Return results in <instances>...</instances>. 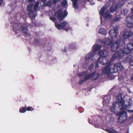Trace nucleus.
<instances>
[{
    "instance_id": "nucleus-56",
    "label": "nucleus",
    "mask_w": 133,
    "mask_h": 133,
    "mask_svg": "<svg viewBox=\"0 0 133 133\" xmlns=\"http://www.w3.org/2000/svg\"><path fill=\"white\" fill-rule=\"evenodd\" d=\"M108 98V97L107 98V99Z\"/></svg>"
},
{
    "instance_id": "nucleus-10",
    "label": "nucleus",
    "mask_w": 133,
    "mask_h": 133,
    "mask_svg": "<svg viewBox=\"0 0 133 133\" xmlns=\"http://www.w3.org/2000/svg\"><path fill=\"white\" fill-rule=\"evenodd\" d=\"M127 23V26L129 28L133 27V14L131 16H128L125 19Z\"/></svg>"
},
{
    "instance_id": "nucleus-54",
    "label": "nucleus",
    "mask_w": 133,
    "mask_h": 133,
    "mask_svg": "<svg viewBox=\"0 0 133 133\" xmlns=\"http://www.w3.org/2000/svg\"><path fill=\"white\" fill-rule=\"evenodd\" d=\"M131 10L132 11H133V9H131Z\"/></svg>"
},
{
    "instance_id": "nucleus-44",
    "label": "nucleus",
    "mask_w": 133,
    "mask_h": 133,
    "mask_svg": "<svg viewBox=\"0 0 133 133\" xmlns=\"http://www.w3.org/2000/svg\"><path fill=\"white\" fill-rule=\"evenodd\" d=\"M85 81L84 79H82L78 83L79 85H81Z\"/></svg>"
},
{
    "instance_id": "nucleus-25",
    "label": "nucleus",
    "mask_w": 133,
    "mask_h": 133,
    "mask_svg": "<svg viewBox=\"0 0 133 133\" xmlns=\"http://www.w3.org/2000/svg\"><path fill=\"white\" fill-rule=\"evenodd\" d=\"M106 131L109 133H117L116 130L114 129L113 128H111L106 129Z\"/></svg>"
},
{
    "instance_id": "nucleus-36",
    "label": "nucleus",
    "mask_w": 133,
    "mask_h": 133,
    "mask_svg": "<svg viewBox=\"0 0 133 133\" xmlns=\"http://www.w3.org/2000/svg\"><path fill=\"white\" fill-rule=\"evenodd\" d=\"M61 4L63 7H65L67 5V2L66 0H63L61 3Z\"/></svg>"
},
{
    "instance_id": "nucleus-46",
    "label": "nucleus",
    "mask_w": 133,
    "mask_h": 133,
    "mask_svg": "<svg viewBox=\"0 0 133 133\" xmlns=\"http://www.w3.org/2000/svg\"><path fill=\"white\" fill-rule=\"evenodd\" d=\"M98 62L95 63H96L95 65V68H97L98 67Z\"/></svg>"
},
{
    "instance_id": "nucleus-18",
    "label": "nucleus",
    "mask_w": 133,
    "mask_h": 133,
    "mask_svg": "<svg viewBox=\"0 0 133 133\" xmlns=\"http://www.w3.org/2000/svg\"><path fill=\"white\" fill-rule=\"evenodd\" d=\"M98 54H95L92 57V60L94 63L99 62L101 60V57L99 56V58L98 57Z\"/></svg>"
},
{
    "instance_id": "nucleus-1",
    "label": "nucleus",
    "mask_w": 133,
    "mask_h": 133,
    "mask_svg": "<svg viewBox=\"0 0 133 133\" xmlns=\"http://www.w3.org/2000/svg\"><path fill=\"white\" fill-rule=\"evenodd\" d=\"M123 49H120L117 52H116L112 56L111 59L114 60L116 58H121L125 54L128 55L131 51L133 50V42H130L127 45V48H123Z\"/></svg>"
},
{
    "instance_id": "nucleus-23",
    "label": "nucleus",
    "mask_w": 133,
    "mask_h": 133,
    "mask_svg": "<svg viewBox=\"0 0 133 133\" xmlns=\"http://www.w3.org/2000/svg\"><path fill=\"white\" fill-rule=\"evenodd\" d=\"M112 16L111 15L109 11H106L105 14V16L104 17L106 18H111L112 17Z\"/></svg>"
},
{
    "instance_id": "nucleus-49",
    "label": "nucleus",
    "mask_w": 133,
    "mask_h": 133,
    "mask_svg": "<svg viewBox=\"0 0 133 133\" xmlns=\"http://www.w3.org/2000/svg\"><path fill=\"white\" fill-rule=\"evenodd\" d=\"M3 3V0H0V5H1Z\"/></svg>"
},
{
    "instance_id": "nucleus-28",
    "label": "nucleus",
    "mask_w": 133,
    "mask_h": 133,
    "mask_svg": "<svg viewBox=\"0 0 133 133\" xmlns=\"http://www.w3.org/2000/svg\"><path fill=\"white\" fill-rule=\"evenodd\" d=\"M26 106L25 105L23 107H21L19 108V111L21 113H24L26 111Z\"/></svg>"
},
{
    "instance_id": "nucleus-51",
    "label": "nucleus",
    "mask_w": 133,
    "mask_h": 133,
    "mask_svg": "<svg viewBox=\"0 0 133 133\" xmlns=\"http://www.w3.org/2000/svg\"><path fill=\"white\" fill-rule=\"evenodd\" d=\"M131 80H133V74L132 75L131 77Z\"/></svg>"
},
{
    "instance_id": "nucleus-27",
    "label": "nucleus",
    "mask_w": 133,
    "mask_h": 133,
    "mask_svg": "<svg viewBox=\"0 0 133 133\" xmlns=\"http://www.w3.org/2000/svg\"><path fill=\"white\" fill-rule=\"evenodd\" d=\"M18 29L19 26L18 24H15L13 25V30L15 33H18L17 31Z\"/></svg>"
},
{
    "instance_id": "nucleus-3",
    "label": "nucleus",
    "mask_w": 133,
    "mask_h": 133,
    "mask_svg": "<svg viewBox=\"0 0 133 133\" xmlns=\"http://www.w3.org/2000/svg\"><path fill=\"white\" fill-rule=\"evenodd\" d=\"M98 54L99 55V56L101 57L99 63L103 65L106 64H108L107 63L108 60L106 58L109 54L108 51L105 50L100 51L98 52Z\"/></svg>"
},
{
    "instance_id": "nucleus-24",
    "label": "nucleus",
    "mask_w": 133,
    "mask_h": 133,
    "mask_svg": "<svg viewBox=\"0 0 133 133\" xmlns=\"http://www.w3.org/2000/svg\"><path fill=\"white\" fill-rule=\"evenodd\" d=\"M101 47L99 45H94L93 47V51L97 52L99 51L101 48Z\"/></svg>"
},
{
    "instance_id": "nucleus-45",
    "label": "nucleus",
    "mask_w": 133,
    "mask_h": 133,
    "mask_svg": "<svg viewBox=\"0 0 133 133\" xmlns=\"http://www.w3.org/2000/svg\"><path fill=\"white\" fill-rule=\"evenodd\" d=\"M129 63L131 66H133V58Z\"/></svg>"
},
{
    "instance_id": "nucleus-50",
    "label": "nucleus",
    "mask_w": 133,
    "mask_h": 133,
    "mask_svg": "<svg viewBox=\"0 0 133 133\" xmlns=\"http://www.w3.org/2000/svg\"><path fill=\"white\" fill-rule=\"evenodd\" d=\"M44 3H45L46 0H41Z\"/></svg>"
},
{
    "instance_id": "nucleus-5",
    "label": "nucleus",
    "mask_w": 133,
    "mask_h": 133,
    "mask_svg": "<svg viewBox=\"0 0 133 133\" xmlns=\"http://www.w3.org/2000/svg\"><path fill=\"white\" fill-rule=\"evenodd\" d=\"M33 5L32 3H30L27 7V10L28 11V14L29 16L32 19L35 18L36 16V14L35 13V11L32 9Z\"/></svg>"
},
{
    "instance_id": "nucleus-22",
    "label": "nucleus",
    "mask_w": 133,
    "mask_h": 133,
    "mask_svg": "<svg viewBox=\"0 0 133 133\" xmlns=\"http://www.w3.org/2000/svg\"><path fill=\"white\" fill-rule=\"evenodd\" d=\"M99 33L104 35H106L107 34L106 30L104 28H100L98 31Z\"/></svg>"
},
{
    "instance_id": "nucleus-14",
    "label": "nucleus",
    "mask_w": 133,
    "mask_h": 133,
    "mask_svg": "<svg viewBox=\"0 0 133 133\" xmlns=\"http://www.w3.org/2000/svg\"><path fill=\"white\" fill-rule=\"evenodd\" d=\"M133 35L132 32L131 31L125 32L123 35V38L124 39H128L131 37Z\"/></svg>"
},
{
    "instance_id": "nucleus-6",
    "label": "nucleus",
    "mask_w": 133,
    "mask_h": 133,
    "mask_svg": "<svg viewBox=\"0 0 133 133\" xmlns=\"http://www.w3.org/2000/svg\"><path fill=\"white\" fill-rule=\"evenodd\" d=\"M96 71H95L92 73H89L88 75L87 76V75L85 76L84 78V79L85 81H87L90 78H92L95 76L94 78L92 79L91 80L93 81L96 80L99 78L100 74L99 73H97L96 74Z\"/></svg>"
},
{
    "instance_id": "nucleus-32",
    "label": "nucleus",
    "mask_w": 133,
    "mask_h": 133,
    "mask_svg": "<svg viewBox=\"0 0 133 133\" xmlns=\"http://www.w3.org/2000/svg\"><path fill=\"white\" fill-rule=\"evenodd\" d=\"M76 44L74 43H70L69 45V48L72 49H75L76 48Z\"/></svg>"
},
{
    "instance_id": "nucleus-16",
    "label": "nucleus",
    "mask_w": 133,
    "mask_h": 133,
    "mask_svg": "<svg viewBox=\"0 0 133 133\" xmlns=\"http://www.w3.org/2000/svg\"><path fill=\"white\" fill-rule=\"evenodd\" d=\"M117 101L120 105H123L125 104V102L123 99L122 95L120 94L117 95Z\"/></svg>"
},
{
    "instance_id": "nucleus-2",
    "label": "nucleus",
    "mask_w": 133,
    "mask_h": 133,
    "mask_svg": "<svg viewBox=\"0 0 133 133\" xmlns=\"http://www.w3.org/2000/svg\"><path fill=\"white\" fill-rule=\"evenodd\" d=\"M122 39L118 40L115 41L112 45L111 47V50L113 52L116 51L119 48L120 49H122L125 46V43L123 41Z\"/></svg>"
},
{
    "instance_id": "nucleus-43",
    "label": "nucleus",
    "mask_w": 133,
    "mask_h": 133,
    "mask_svg": "<svg viewBox=\"0 0 133 133\" xmlns=\"http://www.w3.org/2000/svg\"><path fill=\"white\" fill-rule=\"evenodd\" d=\"M68 14L66 10H65L63 13V15L64 17V18L67 16Z\"/></svg>"
},
{
    "instance_id": "nucleus-34",
    "label": "nucleus",
    "mask_w": 133,
    "mask_h": 133,
    "mask_svg": "<svg viewBox=\"0 0 133 133\" xmlns=\"http://www.w3.org/2000/svg\"><path fill=\"white\" fill-rule=\"evenodd\" d=\"M73 2V5L75 9H76L78 7L77 3L78 0H71Z\"/></svg>"
},
{
    "instance_id": "nucleus-35",
    "label": "nucleus",
    "mask_w": 133,
    "mask_h": 133,
    "mask_svg": "<svg viewBox=\"0 0 133 133\" xmlns=\"http://www.w3.org/2000/svg\"><path fill=\"white\" fill-rule=\"evenodd\" d=\"M52 3L51 2L49 1H48L44 5L46 6H48L49 7H51L52 6Z\"/></svg>"
},
{
    "instance_id": "nucleus-41",
    "label": "nucleus",
    "mask_w": 133,
    "mask_h": 133,
    "mask_svg": "<svg viewBox=\"0 0 133 133\" xmlns=\"http://www.w3.org/2000/svg\"><path fill=\"white\" fill-rule=\"evenodd\" d=\"M70 28L69 26H67L66 27L64 28L63 29L64 30L66 31H68L70 29Z\"/></svg>"
},
{
    "instance_id": "nucleus-9",
    "label": "nucleus",
    "mask_w": 133,
    "mask_h": 133,
    "mask_svg": "<svg viewBox=\"0 0 133 133\" xmlns=\"http://www.w3.org/2000/svg\"><path fill=\"white\" fill-rule=\"evenodd\" d=\"M110 63L109 62L108 63L107 66L103 68L102 69V71L103 73L104 74H107L108 76L110 73L113 74L112 72L111 69L110 68Z\"/></svg>"
},
{
    "instance_id": "nucleus-42",
    "label": "nucleus",
    "mask_w": 133,
    "mask_h": 133,
    "mask_svg": "<svg viewBox=\"0 0 133 133\" xmlns=\"http://www.w3.org/2000/svg\"><path fill=\"white\" fill-rule=\"evenodd\" d=\"M128 12V10L127 9L124 10L123 11V13L124 15H126Z\"/></svg>"
},
{
    "instance_id": "nucleus-13",
    "label": "nucleus",
    "mask_w": 133,
    "mask_h": 133,
    "mask_svg": "<svg viewBox=\"0 0 133 133\" xmlns=\"http://www.w3.org/2000/svg\"><path fill=\"white\" fill-rule=\"evenodd\" d=\"M68 23L65 21L58 24V23H55L56 27L59 30H62L67 25Z\"/></svg>"
},
{
    "instance_id": "nucleus-39",
    "label": "nucleus",
    "mask_w": 133,
    "mask_h": 133,
    "mask_svg": "<svg viewBox=\"0 0 133 133\" xmlns=\"http://www.w3.org/2000/svg\"><path fill=\"white\" fill-rule=\"evenodd\" d=\"M50 19L53 22H54L55 23H56V18L54 17H50Z\"/></svg>"
},
{
    "instance_id": "nucleus-40",
    "label": "nucleus",
    "mask_w": 133,
    "mask_h": 133,
    "mask_svg": "<svg viewBox=\"0 0 133 133\" xmlns=\"http://www.w3.org/2000/svg\"><path fill=\"white\" fill-rule=\"evenodd\" d=\"M34 110V109L31 107H29L26 108V110L28 111H32Z\"/></svg>"
},
{
    "instance_id": "nucleus-19",
    "label": "nucleus",
    "mask_w": 133,
    "mask_h": 133,
    "mask_svg": "<svg viewBox=\"0 0 133 133\" xmlns=\"http://www.w3.org/2000/svg\"><path fill=\"white\" fill-rule=\"evenodd\" d=\"M132 58L133 56L132 55H129L126 57L124 60L123 62L124 63H127L128 62L129 63Z\"/></svg>"
},
{
    "instance_id": "nucleus-52",
    "label": "nucleus",
    "mask_w": 133,
    "mask_h": 133,
    "mask_svg": "<svg viewBox=\"0 0 133 133\" xmlns=\"http://www.w3.org/2000/svg\"><path fill=\"white\" fill-rule=\"evenodd\" d=\"M64 52H66V48H64Z\"/></svg>"
},
{
    "instance_id": "nucleus-38",
    "label": "nucleus",
    "mask_w": 133,
    "mask_h": 133,
    "mask_svg": "<svg viewBox=\"0 0 133 133\" xmlns=\"http://www.w3.org/2000/svg\"><path fill=\"white\" fill-rule=\"evenodd\" d=\"M94 65L93 64H91L90 65L89 68V69L90 71H92L93 69L94 68Z\"/></svg>"
},
{
    "instance_id": "nucleus-26",
    "label": "nucleus",
    "mask_w": 133,
    "mask_h": 133,
    "mask_svg": "<svg viewBox=\"0 0 133 133\" xmlns=\"http://www.w3.org/2000/svg\"><path fill=\"white\" fill-rule=\"evenodd\" d=\"M117 6L115 5H112L110 8V11L111 13H113L117 9Z\"/></svg>"
},
{
    "instance_id": "nucleus-47",
    "label": "nucleus",
    "mask_w": 133,
    "mask_h": 133,
    "mask_svg": "<svg viewBox=\"0 0 133 133\" xmlns=\"http://www.w3.org/2000/svg\"><path fill=\"white\" fill-rule=\"evenodd\" d=\"M109 102V101H108L107 102V101H106L105 99H103V102L104 103H104H105V102Z\"/></svg>"
},
{
    "instance_id": "nucleus-12",
    "label": "nucleus",
    "mask_w": 133,
    "mask_h": 133,
    "mask_svg": "<svg viewBox=\"0 0 133 133\" xmlns=\"http://www.w3.org/2000/svg\"><path fill=\"white\" fill-rule=\"evenodd\" d=\"M118 30L117 28H115L114 29H111L109 31V34L111 38H114L117 37Z\"/></svg>"
},
{
    "instance_id": "nucleus-11",
    "label": "nucleus",
    "mask_w": 133,
    "mask_h": 133,
    "mask_svg": "<svg viewBox=\"0 0 133 133\" xmlns=\"http://www.w3.org/2000/svg\"><path fill=\"white\" fill-rule=\"evenodd\" d=\"M55 15L59 21H63L64 18V17L62 15V11L61 10H58L56 12Z\"/></svg>"
},
{
    "instance_id": "nucleus-29",
    "label": "nucleus",
    "mask_w": 133,
    "mask_h": 133,
    "mask_svg": "<svg viewBox=\"0 0 133 133\" xmlns=\"http://www.w3.org/2000/svg\"><path fill=\"white\" fill-rule=\"evenodd\" d=\"M122 115H119V116L118 119V122L120 124H122L124 122V120L122 117Z\"/></svg>"
},
{
    "instance_id": "nucleus-8",
    "label": "nucleus",
    "mask_w": 133,
    "mask_h": 133,
    "mask_svg": "<svg viewBox=\"0 0 133 133\" xmlns=\"http://www.w3.org/2000/svg\"><path fill=\"white\" fill-rule=\"evenodd\" d=\"M123 68L121 64L120 63H117L115 64L113 68L111 69L112 73H114L118 71L122 70Z\"/></svg>"
},
{
    "instance_id": "nucleus-20",
    "label": "nucleus",
    "mask_w": 133,
    "mask_h": 133,
    "mask_svg": "<svg viewBox=\"0 0 133 133\" xmlns=\"http://www.w3.org/2000/svg\"><path fill=\"white\" fill-rule=\"evenodd\" d=\"M106 7V5L103 6V7L101 9L99 12V14L103 17H104L105 16V11Z\"/></svg>"
},
{
    "instance_id": "nucleus-53",
    "label": "nucleus",
    "mask_w": 133,
    "mask_h": 133,
    "mask_svg": "<svg viewBox=\"0 0 133 133\" xmlns=\"http://www.w3.org/2000/svg\"><path fill=\"white\" fill-rule=\"evenodd\" d=\"M88 121H89V123H90V121H89V119H88Z\"/></svg>"
},
{
    "instance_id": "nucleus-7",
    "label": "nucleus",
    "mask_w": 133,
    "mask_h": 133,
    "mask_svg": "<svg viewBox=\"0 0 133 133\" xmlns=\"http://www.w3.org/2000/svg\"><path fill=\"white\" fill-rule=\"evenodd\" d=\"M96 71H95L92 73H89L88 75L87 76V75L85 76L84 78V79L85 81H87L90 78H92L95 76L94 78L92 79L91 80L93 81L96 80L99 78L100 74L99 73H97L96 74Z\"/></svg>"
},
{
    "instance_id": "nucleus-37",
    "label": "nucleus",
    "mask_w": 133,
    "mask_h": 133,
    "mask_svg": "<svg viewBox=\"0 0 133 133\" xmlns=\"http://www.w3.org/2000/svg\"><path fill=\"white\" fill-rule=\"evenodd\" d=\"M34 44H39L40 43V40L37 38H34Z\"/></svg>"
},
{
    "instance_id": "nucleus-21",
    "label": "nucleus",
    "mask_w": 133,
    "mask_h": 133,
    "mask_svg": "<svg viewBox=\"0 0 133 133\" xmlns=\"http://www.w3.org/2000/svg\"><path fill=\"white\" fill-rule=\"evenodd\" d=\"M39 3V2L38 1H37L36 2L34 5V10L36 13L38 11V9L39 8L38 6Z\"/></svg>"
},
{
    "instance_id": "nucleus-17",
    "label": "nucleus",
    "mask_w": 133,
    "mask_h": 133,
    "mask_svg": "<svg viewBox=\"0 0 133 133\" xmlns=\"http://www.w3.org/2000/svg\"><path fill=\"white\" fill-rule=\"evenodd\" d=\"M21 29L22 30V32L26 36H27L29 37L31 36L30 34L28 32V30L27 27L22 26L21 27Z\"/></svg>"
},
{
    "instance_id": "nucleus-4",
    "label": "nucleus",
    "mask_w": 133,
    "mask_h": 133,
    "mask_svg": "<svg viewBox=\"0 0 133 133\" xmlns=\"http://www.w3.org/2000/svg\"><path fill=\"white\" fill-rule=\"evenodd\" d=\"M123 105H122V106L120 108V110L121 111L118 112L116 109V105L115 103H113L110 108V110L112 112L115 114L116 116H118L119 115H123L125 113L126 114V108L125 106Z\"/></svg>"
},
{
    "instance_id": "nucleus-15",
    "label": "nucleus",
    "mask_w": 133,
    "mask_h": 133,
    "mask_svg": "<svg viewBox=\"0 0 133 133\" xmlns=\"http://www.w3.org/2000/svg\"><path fill=\"white\" fill-rule=\"evenodd\" d=\"M103 43L104 44L105 46L106 45L110 46L112 45L113 43V41L109 38H105L103 40Z\"/></svg>"
},
{
    "instance_id": "nucleus-31",
    "label": "nucleus",
    "mask_w": 133,
    "mask_h": 133,
    "mask_svg": "<svg viewBox=\"0 0 133 133\" xmlns=\"http://www.w3.org/2000/svg\"><path fill=\"white\" fill-rule=\"evenodd\" d=\"M120 19V18L119 17H115L112 21V22L114 23L117 21H119Z\"/></svg>"
},
{
    "instance_id": "nucleus-30",
    "label": "nucleus",
    "mask_w": 133,
    "mask_h": 133,
    "mask_svg": "<svg viewBox=\"0 0 133 133\" xmlns=\"http://www.w3.org/2000/svg\"><path fill=\"white\" fill-rule=\"evenodd\" d=\"M92 56V54L91 53H88L86 56L85 58V61H87L91 58Z\"/></svg>"
},
{
    "instance_id": "nucleus-55",
    "label": "nucleus",
    "mask_w": 133,
    "mask_h": 133,
    "mask_svg": "<svg viewBox=\"0 0 133 133\" xmlns=\"http://www.w3.org/2000/svg\"><path fill=\"white\" fill-rule=\"evenodd\" d=\"M130 112H132V111H131V110H130Z\"/></svg>"
},
{
    "instance_id": "nucleus-33",
    "label": "nucleus",
    "mask_w": 133,
    "mask_h": 133,
    "mask_svg": "<svg viewBox=\"0 0 133 133\" xmlns=\"http://www.w3.org/2000/svg\"><path fill=\"white\" fill-rule=\"evenodd\" d=\"M87 75V71H83L78 74V75L79 77L84 76Z\"/></svg>"
},
{
    "instance_id": "nucleus-48",
    "label": "nucleus",
    "mask_w": 133,
    "mask_h": 133,
    "mask_svg": "<svg viewBox=\"0 0 133 133\" xmlns=\"http://www.w3.org/2000/svg\"><path fill=\"white\" fill-rule=\"evenodd\" d=\"M28 1L29 2H31L34 1L35 0H28Z\"/></svg>"
}]
</instances>
